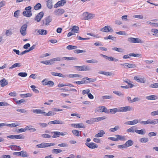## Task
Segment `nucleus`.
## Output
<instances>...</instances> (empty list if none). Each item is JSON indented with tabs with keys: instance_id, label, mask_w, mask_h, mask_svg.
<instances>
[{
	"instance_id": "1",
	"label": "nucleus",
	"mask_w": 158,
	"mask_h": 158,
	"mask_svg": "<svg viewBox=\"0 0 158 158\" xmlns=\"http://www.w3.org/2000/svg\"><path fill=\"white\" fill-rule=\"evenodd\" d=\"M55 145L54 143H43L40 144L36 145V148H43L53 146Z\"/></svg>"
},
{
	"instance_id": "2",
	"label": "nucleus",
	"mask_w": 158,
	"mask_h": 158,
	"mask_svg": "<svg viewBox=\"0 0 158 158\" xmlns=\"http://www.w3.org/2000/svg\"><path fill=\"white\" fill-rule=\"evenodd\" d=\"M52 19L50 16H48L44 18L41 22V25L42 26L48 25L49 23L51 21Z\"/></svg>"
},
{
	"instance_id": "3",
	"label": "nucleus",
	"mask_w": 158,
	"mask_h": 158,
	"mask_svg": "<svg viewBox=\"0 0 158 158\" xmlns=\"http://www.w3.org/2000/svg\"><path fill=\"white\" fill-rule=\"evenodd\" d=\"M127 40L129 42L133 43H143V41L141 39L136 38L129 37L127 39Z\"/></svg>"
},
{
	"instance_id": "4",
	"label": "nucleus",
	"mask_w": 158,
	"mask_h": 158,
	"mask_svg": "<svg viewBox=\"0 0 158 158\" xmlns=\"http://www.w3.org/2000/svg\"><path fill=\"white\" fill-rule=\"evenodd\" d=\"M27 24H24L21 26L20 29V32L22 35L25 36L27 34Z\"/></svg>"
},
{
	"instance_id": "5",
	"label": "nucleus",
	"mask_w": 158,
	"mask_h": 158,
	"mask_svg": "<svg viewBox=\"0 0 158 158\" xmlns=\"http://www.w3.org/2000/svg\"><path fill=\"white\" fill-rule=\"evenodd\" d=\"M119 108L120 112H123L132 110H133V107L130 106H123Z\"/></svg>"
},
{
	"instance_id": "6",
	"label": "nucleus",
	"mask_w": 158,
	"mask_h": 158,
	"mask_svg": "<svg viewBox=\"0 0 158 158\" xmlns=\"http://www.w3.org/2000/svg\"><path fill=\"white\" fill-rule=\"evenodd\" d=\"M96 110L97 112H104L108 114L109 113L108 110L104 106H99L97 108Z\"/></svg>"
},
{
	"instance_id": "7",
	"label": "nucleus",
	"mask_w": 158,
	"mask_h": 158,
	"mask_svg": "<svg viewBox=\"0 0 158 158\" xmlns=\"http://www.w3.org/2000/svg\"><path fill=\"white\" fill-rule=\"evenodd\" d=\"M100 31L105 32H112L113 31V30L110 26H106L104 27L101 29Z\"/></svg>"
},
{
	"instance_id": "8",
	"label": "nucleus",
	"mask_w": 158,
	"mask_h": 158,
	"mask_svg": "<svg viewBox=\"0 0 158 158\" xmlns=\"http://www.w3.org/2000/svg\"><path fill=\"white\" fill-rule=\"evenodd\" d=\"M120 65H122L124 68L126 69L134 68L136 67V65L134 64L125 63L124 64H121Z\"/></svg>"
},
{
	"instance_id": "9",
	"label": "nucleus",
	"mask_w": 158,
	"mask_h": 158,
	"mask_svg": "<svg viewBox=\"0 0 158 158\" xmlns=\"http://www.w3.org/2000/svg\"><path fill=\"white\" fill-rule=\"evenodd\" d=\"M85 145L89 148L91 149H95L98 147V145L95 143L93 142H86L85 143Z\"/></svg>"
},
{
	"instance_id": "10",
	"label": "nucleus",
	"mask_w": 158,
	"mask_h": 158,
	"mask_svg": "<svg viewBox=\"0 0 158 158\" xmlns=\"http://www.w3.org/2000/svg\"><path fill=\"white\" fill-rule=\"evenodd\" d=\"M64 10L63 9H56L54 12L55 15L60 16L65 12Z\"/></svg>"
},
{
	"instance_id": "11",
	"label": "nucleus",
	"mask_w": 158,
	"mask_h": 158,
	"mask_svg": "<svg viewBox=\"0 0 158 158\" xmlns=\"http://www.w3.org/2000/svg\"><path fill=\"white\" fill-rule=\"evenodd\" d=\"M44 15L43 12L41 11L36 16L34 19L35 21H36L37 22H40L43 18Z\"/></svg>"
},
{
	"instance_id": "12",
	"label": "nucleus",
	"mask_w": 158,
	"mask_h": 158,
	"mask_svg": "<svg viewBox=\"0 0 158 158\" xmlns=\"http://www.w3.org/2000/svg\"><path fill=\"white\" fill-rule=\"evenodd\" d=\"M75 67L78 69V70L80 71H89L90 70V68L86 65L76 66Z\"/></svg>"
},
{
	"instance_id": "13",
	"label": "nucleus",
	"mask_w": 158,
	"mask_h": 158,
	"mask_svg": "<svg viewBox=\"0 0 158 158\" xmlns=\"http://www.w3.org/2000/svg\"><path fill=\"white\" fill-rule=\"evenodd\" d=\"M25 137L22 134L19 135H10V139H23Z\"/></svg>"
},
{
	"instance_id": "14",
	"label": "nucleus",
	"mask_w": 158,
	"mask_h": 158,
	"mask_svg": "<svg viewBox=\"0 0 158 158\" xmlns=\"http://www.w3.org/2000/svg\"><path fill=\"white\" fill-rule=\"evenodd\" d=\"M66 1L65 0H62L58 1L54 6L55 8H57L59 6H63L66 3Z\"/></svg>"
},
{
	"instance_id": "15",
	"label": "nucleus",
	"mask_w": 158,
	"mask_h": 158,
	"mask_svg": "<svg viewBox=\"0 0 158 158\" xmlns=\"http://www.w3.org/2000/svg\"><path fill=\"white\" fill-rule=\"evenodd\" d=\"M84 15L85 16V19L89 20L93 19L94 17V15L92 14H88L87 12L83 13Z\"/></svg>"
},
{
	"instance_id": "16",
	"label": "nucleus",
	"mask_w": 158,
	"mask_h": 158,
	"mask_svg": "<svg viewBox=\"0 0 158 158\" xmlns=\"http://www.w3.org/2000/svg\"><path fill=\"white\" fill-rule=\"evenodd\" d=\"M134 79L138 82L144 83L145 80L144 78H140L139 77L135 76L134 77Z\"/></svg>"
},
{
	"instance_id": "17",
	"label": "nucleus",
	"mask_w": 158,
	"mask_h": 158,
	"mask_svg": "<svg viewBox=\"0 0 158 158\" xmlns=\"http://www.w3.org/2000/svg\"><path fill=\"white\" fill-rule=\"evenodd\" d=\"M139 55V54L130 53L128 55H124L123 58L124 59H126L129 58L130 56L138 57Z\"/></svg>"
},
{
	"instance_id": "18",
	"label": "nucleus",
	"mask_w": 158,
	"mask_h": 158,
	"mask_svg": "<svg viewBox=\"0 0 158 158\" xmlns=\"http://www.w3.org/2000/svg\"><path fill=\"white\" fill-rule=\"evenodd\" d=\"M115 136L117 138L118 141V140L125 141L127 139L126 136L125 135H115Z\"/></svg>"
},
{
	"instance_id": "19",
	"label": "nucleus",
	"mask_w": 158,
	"mask_h": 158,
	"mask_svg": "<svg viewBox=\"0 0 158 158\" xmlns=\"http://www.w3.org/2000/svg\"><path fill=\"white\" fill-rule=\"evenodd\" d=\"M38 33L39 35H46L47 34V30L44 29H39V30H36Z\"/></svg>"
},
{
	"instance_id": "20",
	"label": "nucleus",
	"mask_w": 158,
	"mask_h": 158,
	"mask_svg": "<svg viewBox=\"0 0 158 158\" xmlns=\"http://www.w3.org/2000/svg\"><path fill=\"white\" fill-rule=\"evenodd\" d=\"M51 74L54 76H59L60 77L64 78L66 77V76L63 75L62 73H55L54 72H51Z\"/></svg>"
},
{
	"instance_id": "21",
	"label": "nucleus",
	"mask_w": 158,
	"mask_h": 158,
	"mask_svg": "<svg viewBox=\"0 0 158 158\" xmlns=\"http://www.w3.org/2000/svg\"><path fill=\"white\" fill-rule=\"evenodd\" d=\"M23 15L27 17H30L32 15L31 12V11H24L23 12Z\"/></svg>"
},
{
	"instance_id": "22",
	"label": "nucleus",
	"mask_w": 158,
	"mask_h": 158,
	"mask_svg": "<svg viewBox=\"0 0 158 158\" xmlns=\"http://www.w3.org/2000/svg\"><path fill=\"white\" fill-rule=\"evenodd\" d=\"M10 149L14 151H20L21 148L20 147L16 145H10Z\"/></svg>"
},
{
	"instance_id": "23",
	"label": "nucleus",
	"mask_w": 158,
	"mask_h": 158,
	"mask_svg": "<svg viewBox=\"0 0 158 158\" xmlns=\"http://www.w3.org/2000/svg\"><path fill=\"white\" fill-rule=\"evenodd\" d=\"M99 74H103L106 76H111L114 75V73L111 72H109L104 71H100L98 72Z\"/></svg>"
},
{
	"instance_id": "24",
	"label": "nucleus",
	"mask_w": 158,
	"mask_h": 158,
	"mask_svg": "<svg viewBox=\"0 0 158 158\" xmlns=\"http://www.w3.org/2000/svg\"><path fill=\"white\" fill-rule=\"evenodd\" d=\"M105 134V132L102 130H100L99 132L95 135L96 137H100L103 136V135Z\"/></svg>"
},
{
	"instance_id": "25",
	"label": "nucleus",
	"mask_w": 158,
	"mask_h": 158,
	"mask_svg": "<svg viewBox=\"0 0 158 158\" xmlns=\"http://www.w3.org/2000/svg\"><path fill=\"white\" fill-rule=\"evenodd\" d=\"M0 84L2 87H4L8 84V82L5 78H3L0 81Z\"/></svg>"
},
{
	"instance_id": "26",
	"label": "nucleus",
	"mask_w": 158,
	"mask_h": 158,
	"mask_svg": "<svg viewBox=\"0 0 158 158\" xmlns=\"http://www.w3.org/2000/svg\"><path fill=\"white\" fill-rule=\"evenodd\" d=\"M135 132L136 133L140 135H144L146 132L145 130L144 129H142L140 130H135Z\"/></svg>"
},
{
	"instance_id": "27",
	"label": "nucleus",
	"mask_w": 158,
	"mask_h": 158,
	"mask_svg": "<svg viewBox=\"0 0 158 158\" xmlns=\"http://www.w3.org/2000/svg\"><path fill=\"white\" fill-rule=\"evenodd\" d=\"M31 111L34 113L35 114H43L44 113L43 110L40 109H33L31 110Z\"/></svg>"
},
{
	"instance_id": "28",
	"label": "nucleus",
	"mask_w": 158,
	"mask_h": 158,
	"mask_svg": "<svg viewBox=\"0 0 158 158\" xmlns=\"http://www.w3.org/2000/svg\"><path fill=\"white\" fill-rule=\"evenodd\" d=\"M63 57H57L51 59L52 64H53L55 61H60L63 60Z\"/></svg>"
},
{
	"instance_id": "29",
	"label": "nucleus",
	"mask_w": 158,
	"mask_h": 158,
	"mask_svg": "<svg viewBox=\"0 0 158 158\" xmlns=\"http://www.w3.org/2000/svg\"><path fill=\"white\" fill-rule=\"evenodd\" d=\"M149 124L156 125L158 123V119H156L153 120L149 119Z\"/></svg>"
},
{
	"instance_id": "30",
	"label": "nucleus",
	"mask_w": 158,
	"mask_h": 158,
	"mask_svg": "<svg viewBox=\"0 0 158 158\" xmlns=\"http://www.w3.org/2000/svg\"><path fill=\"white\" fill-rule=\"evenodd\" d=\"M69 78L73 77H81V75L77 74H71L66 75Z\"/></svg>"
},
{
	"instance_id": "31",
	"label": "nucleus",
	"mask_w": 158,
	"mask_h": 158,
	"mask_svg": "<svg viewBox=\"0 0 158 158\" xmlns=\"http://www.w3.org/2000/svg\"><path fill=\"white\" fill-rule=\"evenodd\" d=\"M127 148L130 147L133 144V142L131 140H129L125 143Z\"/></svg>"
},
{
	"instance_id": "32",
	"label": "nucleus",
	"mask_w": 158,
	"mask_h": 158,
	"mask_svg": "<svg viewBox=\"0 0 158 158\" xmlns=\"http://www.w3.org/2000/svg\"><path fill=\"white\" fill-rule=\"evenodd\" d=\"M106 117L105 116H104L102 117H99L98 118H93L94 120V122H97L99 121L105 119Z\"/></svg>"
},
{
	"instance_id": "33",
	"label": "nucleus",
	"mask_w": 158,
	"mask_h": 158,
	"mask_svg": "<svg viewBox=\"0 0 158 158\" xmlns=\"http://www.w3.org/2000/svg\"><path fill=\"white\" fill-rule=\"evenodd\" d=\"M110 111L111 113L113 114H114L117 112H120V108H115L114 109H110Z\"/></svg>"
},
{
	"instance_id": "34",
	"label": "nucleus",
	"mask_w": 158,
	"mask_h": 158,
	"mask_svg": "<svg viewBox=\"0 0 158 158\" xmlns=\"http://www.w3.org/2000/svg\"><path fill=\"white\" fill-rule=\"evenodd\" d=\"M47 6L49 9L52 8V0H48L47 2Z\"/></svg>"
},
{
	"instance_id": "35",
	"label": "nucleus",
	"mask_w": 158,
	"mask_h": 158,
	"mask_svg": "<svg viewBox=\"0 0 158 158\" xmlns=\"http://www.w3.org/2000/svg\"><path fill=\"white\" fill-rule=\"evenodd\" d=\"M63 60H77V58L74 57H63Z\"/></svg>"
},
{
	"instance_id": "36",
	"label": "nucleus",
	"mask_w": 158,
	"mask_h": 158,
	"mask_svg": "<svg viewBox=\"0 0 158 158\" xmlns=\"http://www.w3.org/2000/svg\"><path fill=\"white\" fill-rule=\"evenodd\" d=\"M79 27L76 26H74L73 27L71 30L72 32L73 33H77L79 30Z\"/></svg>"
},
{
	"instance_id": "37",
	"label": "nucleus",
	"mask_w": 158,
	"mask_h": 158,
	"mask_svg": "<svg viewBox=\"0 0 158 158\" xmlns=\"http://www.w3.org/2000/svg\"><path fill=\"white\" fill-rule=\"evenodd\" d=\"M40 63L45 64L46 65H48V64H52V61L51 59H50V60H44L41 61L40 62Z\"/></svg>"
},
{
	"instance_id": "38",
	"label": "nucleus",
	"mask_w": 158,
	"mask_h": 158,
	"mask_svg": "<svg viewBox=\"0 0 158 158\" xmlns=\"http://www.w3.org/2000/svg\"><path fill=\"white\" fill-rule=\"evenodd\" d=\"M146 98L148 100H153L156 99V96L154 95H151L147 96L146 97Z\"/></svg>"
},
{
	"instance_id": "39",
	"label": "nucleus",
	"mask_w": 158,
	"mask_h": 158,
	"mask_svg": "<svg viewBox=\"0 0 158 158\" xmlns=\"http://www.w3.org/2000/svg\"><path fill=\"white\" fill-rule=\"evenodd\" d=\"M112 49L113 50L119 52H123L124 51V49L121 48L114 47L112 48Z\"/></svg>"
},
{
	"instance_id": "40",
	"label": "nucleus",
	"mask_w": 158,
	"mask_h": 158,
	"mask_svg": "<svg viewBox=\"0 0 158 158\" xmlns=\"http://www.w3.org/2000/svg\"><path fill=\"white\" fill-rule=\"evenodd\" d=\"M86 62L88 63L96 64L98 63V61L96 59H92L86 60Z\"/></svg>"
},
{
	"instance_id": "41",
	"label": "nucleus",
	"mask_w": 158,
	"mask_h": 158,
	"mask_svg": "<svg viewBox=\"0 0 158 158\" xmlns=\"http://www.w3.org/2000/svg\"><path fill=\"white\" fill-rule=\"evenodd\" d=\"M20 95L22 98H27L32 96V94L30 93H27L23 94H20Z\"/></svg>"
},
{
	"instance_id": "42",
	"label": "nucleus",
	"mask_w": 158,
	"mask_h": 158,
	"mask_svg": "<svg viewBox=\"0 0 158 158\" xmlns=\"http://www.w3.org/2000/svg\"><path fill=\"white\" fill-rule=\"evenodd\" d=\"M85 79H86L88 81H86L87 83L94 82V81H96L95 79H93V78H89L87 77H84L83 79V80Z\"/></svg>"
},
{
	"instance_id": "43",
	"label": "nucleus",
	"mask_w": 158,
	"mask_h": 158,
	"mask_svg": "<svg viewBox=\"0 0 158 158\" xmlns=\"http://www.w3.org/2000/svg\"><path fill=\"white\" fill-rule=\"evenodd\" d=\"M52 133H54V135L52 136L53 138H56L57 137H59L60 136V132L59 131H53Z\"/></svg>"
},
{
	"instance_id": "44",
	"label": "nucleus",
	"mask_w": 158,
	"mask_h": 158,
	"mask_svg": "<svg viewBox=\"0 0 158 158\" xmlns=\"http://www.w3.org/2000/svg\"><path fill=\"white\" fill-rule=\"evenodd\" d=\"M44 116H51L54 115L56 114V113L52 112L51 111H49L48 113H46L45 112H44Z\"/></svg>"
},
{
	"instance_id": "45",
	"label": "nucleus",
	"mask_w": 158,
	"mask_h": 158,
	"mask_svg": "<svg viewBox=\"0 0 158 158\" xmlns=\"http://www.w3.org/2000/svg\"><path fill=\"white\" fill-rule=\"evenodd\" d=\"M20 153H21V156L28 157V155L26 151H22L20 152Z\"/></svg>"
},
{
	"instance_id": "46",
	"label": "nucleus",
	"mask_w": 158,
	"mask_h": 158,
	"mask_svg": "<svg viewBox=\"0 0 158 158\" xmlns=\"http://www.w3.org/2000/svg\"><path fill=\"white\" fill-rule=\"evenodd\" d=\"M73 83H76L78 85L83 84L87 83L86 81L85 80L81 81H75L73 82Z\"/></svg>"
},
{
	"instance_id": "47",
	"label": "nucleus",
	"mask_w": 158,
	"mask_h": 158,
	"mask_svg": "<svg viewBox=\"0 0 158 158\" xmlns=\"http://www.w3.org/2000/svg\"><path fill=\"white\" fill-rule=\"evenodd\" d=\"M41 8V5L40 3H37L34 6V9L36 10L40 9Z\"/></svg>"
},
{
	"instance_id": "48",
	"label": "nucleus",
	"mask_w": 158,
	"mask_h": 158,
	"mask_svg": "<svg viewBox=\"0 0 158 158\" xmlns=\"http://www.w3.org/2000/svg\"><path fill=\"white\" fill-rule=\"evenodd\" d=\"M53 153L58 154L62 152V150L60 149H54L52 151Z\"/></svg>"
},
{
	"instance_id": "49",
	"label": "nucleus",
	"mask_w": 158,
	"mask_h": 158,
	"mask_svg": "<svg viewBox=\"0 0 158 158\" xmlns=\"http://www.w3.org/2000/svg\"><path fill=\"white\" fill-rule=\"evenodd\" d=\"M139 141L141 143H146L148 141V138L146 137L142 138L140 139Z\"/></svg>"
},
{
	"instance_id": "50",
	"label": "nucleus",
	"mask_w": 158,
	"mask_h": 158,
	"mask_svg": "<svg viewBox=\"0 0 158 158\" xmlns=\"http://www.w3.org/2000/svg\"><path fill=\"white\" fill-rule=\"evenodd\" d=\"M135 129L134 127H132L130 128L127 130V132H132L133 133L135 132Z\"/></svg>"
},
{
	"instance_id": "51",
	"label": "nucleus",
	"mask_w": 158,
	"mask_h": 158,
	"mask_svg": "<svg viewBox=\"0 0 158 158\" xmlns=\"http://www.w3.org/2000/svg\"><path fill=\"white\" fill-rule=\"evenodd\" d=\"M72 132L74 135L77 136H79V133H81V131H79L76 130H73Z\"/></svg>"
},
{
	"instance_id": "52",
	"label": "nucleus",
	"mask_w": 158,
	"mask_h": 158,
	"mask_svg": "<svg viewBox=\"0 0 158 158\" xmlns=\"http://www.w3.org/2000/svg\"><path fill=\"white\" fill-rule=\"evenodd\" d=\"M77 48V47L76 46H72L71 45H69L66 47V48L68 50H72L74 49H76Z\"/></svg>"
},
{
	"instance_id": "53",
	"label": "nucleus",
	"mask_w": 158,
	"mask_h": 158,
	"mask_svg": "<svg viewBox=\"0 0 158 158\" xmlns=\"http://www.w3.org/2000/svg\"><path fill=\"white\" fill-rule=\"evenodd\" d=\"M74 52L75 53H80L82 52H85L86 51L83 50L76 49L74 51Z\"/></svg>"
},
{
	"instance_id": "54",
	"label": "nucleus",
	"mask_w": 158,
	"mask_h": 158,
	"mask_svg": "<svg viewBox=\"0 0 158 158\" xmlns=\"http://www.w3.org/2000/svg\"><path fill=\"white\" fill-rule=\"evenodd\" d=\"M20 124L18 122L10 123V127H14L19 126Z\"/></svg>"
},
{
	"instance_id": "55",
	"label": "nucleus",
	"mask_w": 158,
	"mask_h": 158,
	"mask_svg": "<svg viewBox=\"0 0 158 158\" xmlns=\"http://www.w3.org/2000/svg\"><path fill=\"white\" fill-rule=\"evenodd\" d=\"M21 66V64L19 63H17L15 64L12 65L10 67V69H13L15 68H16L17 67H20Z\"/></svg>"
},
{
	"instance_id": "56",
	"label": "nucleus",
	"mask_w": 158,
	"mask_h": 158,
	"mask_svg": "<svg viewBox=\"0 0 158 158\" xmlns=\"http://www.w3.org/2000/svg\"><path fill=\"white\" fill-rule=\"evenodd\" d=\"M107 60L110 61H112L115 62L118 61V59H116L111 56H108Z\"/></svg>"
},
{
	"instance_id": "57",
	"label": "nucleus",
	"mask_w": 158,
	"mask_h": 158,
	"mask_svg": "<svg viewBox=\"0 0 158 158\" xmlns=\"http://www.w3.org/2000/svg\"><path fill=\"white\" fill-rule=\"evenodd\" d=\"M18 75L19 76L24 77L27 76V74L25 72H20L18 73Z\"/></svg>"
},
{
	"instance_id": "58",
	"label": "nucleus",
	"mask_w": 158,
	"mask_h": 158,
	"mask_svg": "<svg viewBox=\"0 0 158 158\" xmlns=\"http://www.w3.org/2000/svg\"><path fill=\"white\" fill-rule=\"evenodd\" d=\"M53 124H64V122L62 121H60L59 120H56L54 121H53Z\"/></svg>"
},
{
	"instance_id": "59",
	"label": "nucleus",
	"mask_w": 158,
	"mask_h": 158,
	"mask_svg": "<svg viewBox=\"0 0 158 158\" xmlns=\"http://www.w3.org/2000/svg\"><path fill=\"white\" fill-rule=\"evenodd\" d=\"M77 128H85V126L83 123H77Z\"/></svg>"
},
{
	"instance_id": "60",
	"label": "nucleus",
	"mask_w": 158,
	"mask_h": 158,
	"mask_svg": "<svg viewBox=\"0 0 158 158\" xmlns=\"http://www.w3.org/2000/svg\"><path fill=\"white\" fill-rule=\"evenodd\" d=\"M102 98L103 99H108L113 98V97L111 95H105L102 96Z\"/></svg>"
},
{
	"instance_id": "61",
	"label": "nucleus",
	"mask_w": 158,
	"mask_h": 158,
	"mask_svg": "<svg viewBox=\"0 0 158 158\" xmlns=\"http://www.w3.org/2000/svg\"><path fill=\"white\" fill-rule=\"evenodd\" d=\"M150 87L152 88H158V83H155L151 84L150 85Z\"/></svg>"
},
{
	"instance_id": "62",
	"label": "nucleus",
	"mask_w": 158,
	"mask_h": 158,
	"mask_svg": "<svg viewBox=\"0 0 158 158\" xmlns=\"http://www.w3.org/2000/svg\"><path fill=\"white\" fill-rule=\"evenodd\" d=\"M119 129V127L118 126H116L114 128H111L110 129V131L111 132H114Z\"/></svg>"
},
{
	"instance_id": "63",
	"label": "nucleus",
	"mask_w": 158,
	"mask_h": 158,
	"mask_svg": "<svg viewBox=\"0 0 158 158\" xmlns=\"http://www.w3.org/2000/svg\"><path fill=\"white\" fill-rule=\"evenodd\" d=\"M31 87L32 88L33 91L36 93H39L38 90L35 89V87L34 85H31Z\"/></svg>"
},
{
	"instance_id": "64",
	"label": "nucleus",
	"mask_w": 158,
	"mask_h": 158,
	"mask_svg": "<svg viewBox=\"0 0 158 158\" xmlns=\"http://www.w3.org/2000/svg\"><path fill=\"white\" fill-rule=\"evenodd\" d=\"M17 111L23 113H26L27 112V110L24 109H18L16 110Z\"/></svg>"
}]
</instances>
